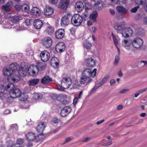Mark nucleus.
<instances>
[{"label":"nucleus","instance_id":"1","mask_svg":"<svg viewBox=\"0 0 147 147\" xmlns=\"http://www.w3.org/2000/svg\"><path fill=\"white\" fill-rule=\"evenodd\" d=\"M46 127L45 124L44 122H41L38 125L36 128L37 131L40 133L36 139L37 142H40L45 138V134L42 132L44 130Z\"/></svg>","mask_w":147,"mask_h":147},{"label":"nucleus","instance_id":"2","mask_svg":"<svg viewBox=\"0 0 147 147\" xmlns=\"http://www.w3.org/2000/svg\"><path fill=\"white\" fill-rule=\"evenodd\" d=\"M71 23L76 26L80 25L82 22V18L79 14H76L72 16L71 19Z\"/></svg>","mask_w":147,"mask_h":147},{"label":"nucleus","instance_id":"3","mask_svg":"<svg viewBox=\"0 0 147 147\" xmlns=\"http://www.w3.org/2000/svg\"><path fill=\"white\" fill-rule=\"evenodd\" d=\"M143 39L140 37H136L132 40V45L134 47L138 49L142 47L143 45Z\"/></svg>","mask_w":147,"mask_h":147},{"label":"nucleus","instance_id":"4","mask_svg":"<svg viewBox=\"0 0 147 147\" xmlns=\"http://www.w3.org/2000/svg\"><path fill=\"white\" fill-rule=\"evenodd\" d=\"M71 15L69 13L62 17L61 20V24L62 26L64 27L67 26L71 20Z\"/></svg>","mask_w":147,"mask_h":147},{"label":"nucleus","instance_id":"5","mask_svg":"<svg viewBox=\"0 0 147 147\" xmlns=\"http://www.w3.org/2000/svg\"><path fill=\"white\" fill-rule=\"evenodd\" d=\"M71 84V79L70 78L64 77L61 80V86L65 89H67L70 87Z\"/></svg>","mask_w":147,"mask_h":147},{"label":"nucleus","instance_id":"6","mask_svg":"<svg viewBox=\"0 0 147 147\" xmlns=\"http://www.w3.org/2000/svg\"><path fill=\"white\" fill-rule=\"evenodd\" d=\"M28 72L29 75L32 76H35L37 75L38 71V66L33 65H31L29 67L28 69Z\"/></svg>","mask_w":147,"mask_h":147},{"label":"nucleus","instance_id":"7","mask_svg":"<svg viewBox=\"0 0 147 147\" xmlns=\"http://www.w3.org/2000/svg\"><path fill=\"white\" fill-rule=\"evenodd\" d=\"M122 36L124 38H128L131 36L133 33V30L130 27H125L122 32H121Z\"/></svg>","mask_w":147,"mask_h":147},{"label":"nucleus","instance_id":"8","mask_svg":"<svg viewBox=\"0 0 147 147\" xmlns=\"http://www.w3.org/2000/svg\"><path fill=\"white\" fill-rule=\"evenodd\" d=\"M42 42L43 46L47 48H49L51 47L53 42L52 39L49 37H46L44 38Z\"/></svg>","mask_w":147,"mask_h":147},{"label":"nucleus","instance_id":"9","mask_svg":"<svg viewBox=\"0 0 147 147\" xmlns=\"http://www.w3.org/2000/svg\"><path fill=\"white\" fill-rule=\"evenodd\" d=\"M22 93L20 90L17 88H14L10 91L9 94L11 97L12 98H15L20 96Z\"/></svg>","mask_w":147,"mask_h":147},{"label":"nucleus","instance_id":"10","mask_svg":"<svg viewBox=\"0 0 147 147\" xmlns=\"http://www.w3.org/2000/svg\"><path fill=\"white\" fill-rule=\"evenodd\" d=\"M125 26V24L124 22H120L116 23L114 26V29L117 32H122L124 30Z\"/></svg>","mask_w":147,"mask_h":147},{"label":"nucleus","instance_id":"11","mask_svg":"<svg viewBox=\"0 0 147 147\" xmlns=\"http://www.w3.org/2000/svg\"><path fill=\"white\" fill-rule=\"evenodd\" d=\"M50 54L47 51L44 50L41 51L40 54V57L42 61L45 62L47 61L50 57Z\"/></svg>","mask_w":147,"mask_h":147},{"label":"nucleus","instance_id":"12","mask_svg":"<svg viewBox=\"0 0 147 147\" xmlns=\"http://www.w3.org/2000/svg\"><path fill=\"white\" fill-rule=\"evenodd\" d=\"M65 32V30L63 29L56 30L55 33V38L57 39H62L64 36Z\"/></svg>","mask_w":147,"mask_h":147},{"label":"nucleus","instance_id":"13","mask_svg":"<svg viewBox=\"0 0 147 147\" xmlns=\"http://www.w3.org/2000/svg\"><path fill=\"white\" fill-rule=\"evenodd\" d=\"M71 108L70 106H65L61 110L60 115L62 117L67 116L71 111Z\"/></svg>","mask_w":147,"mask_h":147},{"label":"nucleus","instance_id":"14","mask_svg":"<svg viewBox=\"0 0 147 147\" xmlns=\"http://www.w3.org/2000/svg\"><path fill=\"white\" fill-rule=\"evenodd\" d=\"M92 72L91 70L88 68L84 69L82 72V76L89 79L92 76Z\"/></svg>","mask_w":147,"mask_h":147},{"label":"nucleus","instance_id":"15","mask_svg":"<svg viewBox=\"0 0 147 147\" xmlns=\"http://www.w3.org/2000/svg\"><path fill=\"white\" fill-rule=\"evenodd\" d=\"M65 48V45L62 42L58 43L56 46V49L59 53H61L64 51Z\"/></svg>","mask_w":147,"mask_h":147},{"label":"nucleus","instance_id":"16","mask_svg":"<svg viewBox=\"0 0 147 147\" xmlns=\"http://www.w3.org/2000/svg\"><path fill=\"white\" fill-rule=\"evenodd\" d=\"M85 62L86 65L89 67H93L96 64L95 61L91 57L86 59Z\"/></svg>","mask_w":147,"mask_h":147},{"label":"nucleus","instance_id":"17","mask_svg":"<svg viewBox=\"0 0 147 147\" xmlns=\"http://www.w3.org/2000/svg\"><path fill=\"white\" fill-rule=\"evenodd\" d=\"M105 3L103 1H98L95 3L93 8L95 10H100L103 7Z\"/></svg>","mask_w":147,"mask_h":147},{"label":"nucleus","instance_id":"18","mask_svg":"<svg viewBox=\"0 0 147 147\" xmlns=\"http://www.w3.org/2000/svg\"><path fill=\"white\" fill-rule=\"evenodd\" d=\"M31 14L34 16L38 17L40 16V9L36 7H33L30 11Z\"/></svg>","mask_w":147,"mask_h":147},{"label":"nucleus","instance_id":"19","mask_svg":"<svg viewBox=\"0 0 147 147\" xmlns=\"http://www.w3.org/2000/svg\"><path fill=\"white\" fill-rule=\"evenodd\" d=\"M33 24L35 28L37 29H39L42 26V22L40 20L37 19L34 20Z\"/></svg>","mask_w":147,"mask_h":147},{"label":"nucleus","instance_id":"20","mask_svg":"<svg viewBox=\"0 0 147 147\" xmlns=\"http://www.w3.org/2000/svg\"><path fill=\"white\" fill-rule=\"evenodd\" d=\"M60 7L63 10H66L69 5V1L68 0H60Z\"/></svg>","mask_w":147,"mask_h":147},{"label":"nucleus","instance_id":"21","mask_svg":"<svg viewBox=\"0 0 147 147\" xmlns=\"http://www.w3.org/2000/svg\"><path fill=\"white\" fill-rule=\"evenodd\" d=\"M75 8L78 12L81 11L84 8V5L81 1L77 2L75 5Z\"/></svg>","mask_w":147,"mask_h":147},{"label":"nucleus","instance_id":"22","mask_svg":"<svg viewBox=\"0 0 147 147\" xmlns=\"http://www.w3.org/2000/svg\"><path fill=\"white\" fill-rule=\"evenodd\" d=\"M53 9L51 7L49 6H47L44 9V14L45 16H51L53 13Z\"/></svg>","mask_w":147,"mask_h":147},{"label":"nucleus","instance_id":"23","mask_svg":"<svg viewBox=\"0 0 147 147\" xmlns=\"http://www.w3.org/2000/svg\"><path fill=\"white\" fill-rule=\"evenodd\" d=\"M53 81L52 79L48 76H44L42 79L41 82L43 84H49Z\"/></svg>","mask_w":147,"mask_h":147},{"label":"nucleus","instance_id":"24","mask_svg":"<svg viewBox=\"0 0 147 147\" xmlns=\"http://www.w3.org/2000/svg\"><path fill=\"white\" fill-rule=\"evenodd\" d=\"M13 6V2L11 1H9L4 5L2 6V9L6 11H9L10 8Z\"/></svg>","mask_w":147,"mask_h":147},{"label":"nucleus","instance_id":"25","mask_svg":"<svg viewBox=\"0 0 147 147\" xmlns=\"http://www.w3.org/2000/svg\"><path fill=\"white\" fill-rule=\"evenodd\" d=\"M98 16V12L96 11H93L92 13L90 15V18L92 20L93 22L96 23L97 22L96 18Z\"/></svg>","mask_w":147,"mask_h":147},{"label":"nucleus","instance_id":"26","mask_svg":"<svg viewBox=\"0 0 147 147\" xmlns=\"http://www.w3.org/2000/svg\"><path fill=\"white\" fill-rule=\"evenodd\" d=\"M39 81L38 79H33L28 81L27 83L30 86H34L38 84Z\"/></svg>","mask_w":147,"mask_h":147},{"label":"nucleus","instance_id":"27","mask_svg":"<svg viewBox=\"0 0 147 147\" xmlns=\"http://www.w3.org/2000/svg\"><path fill=\"white\" fill-rule=\"evenodd\" d=\"M19 65L16 63H13L11 64L9 66V69L13 72L14 71L19 70Z\"/></svg>","mask_w":147,"mask_h":147},{"label":"nucleus","instance_id":"28","mask_svg":"<svg viewBox=\"0 0 147 147\" xmlns=\"http://www.w3.org/2000/svg\"><path fill=\"white\" fill-rule=\"evenodd\" d=\"M26 136L27 140L29 141H32L36 138L35 134L32 132H30L26 134Z\"/></svg>","mask_w":147,"mask_h":147},{"label":"nucleus","instance_id":"29","mask_svg":"<svg viewBox=\"0 0 147 147\" xmlns=\"http://www.w3.org/2000/svg\"><path fill=\"white\" fill-rule=\"evenodd\" d=\"M50 63L51 66H54L55 64L56 67L58 66L59 65V61L58 58L55 57H52L51 59Z\"/></svg>","mask_w":147,"mask_h":147},{"label":"nucleus","instance_id":"30","mask_svg":"<svg viewBox=\"0 0 147 147\" xmlns=\"http://www.w3.org/2000/svg\"><path fill=\"white\" fill-rule=\"evenodd\" d=\"M118 12L121 14H124L127 12V10L125 8L121 6H118L116 7Z\"/></svg>","mask_w":147,"mask_h":147},{"label":"nucleus","instance_id":"31","mask_svg":"<svg viewBox=\"0 0 147 147\" xmlns=\"http://www.w3.org/2000/svg\"><path fill=\"white\" fill-rule=\"evenodd\" d=\"M51 97L53 100H60L64 97V95L62 94H54L52 95Z\"/></svg>","mask_w":147,"mask_h":147},{"label":"nucleus","instance_id":"32","mask_svg":"<svg viewBox=\"0 0 147 147\" xmlns=\"http://www.w3.org/2000/svg\"><path fill=\"white\" fill-rule=\"evenodd\" d=\"M122 45L124 47H128L131 45H132V40L124 39L122 42Z\"/></svg>","mask_w":147,"mask_h":147},{"label":"nucleus","instance_id":"33","mask_svg":"<svg viewBox=\"0 0 147 147\" xmlns=\"http://www.w3.org/2000/svg\"><path fill=\"white\" fill-rule=\"evenodd\" d=\"M13 72L9 68H6L3 70V73L4 75L7 76H11Z\"/></svg>","mask_w":147,"mask_h":147},{"label":"nucleus","instance_id":"34","mask_svg":"<svg viewBox=\"0 0 147 147\" xmlns=\"http://www.w3.org/2000/svg\"><path fill=\"white\" fill-rule=\"evenodd\" d=\"M8 96V92L6 90L0 93V99L4 100L6 99Z\"/></svg>","mask_w":147,"mask_h":147},{"label":"nucleus","instance_id":"35","mask_svg":"<svg viewBox=\"0 0 147 147\" xmlns=\"http://www.w3.org/2000/svg\"><path fill=\"white\" fill-rule=\"evenodd\" d=\"M43 96V95L41 93H34L33 94V98L35 100H38L41 99Z\"/></svg>","mask_w":147,"mask_h":147},{"label":"nucleus","instance_id":"36","mask_svg":"<svg viewBox=\"0 0 147 147\" xmlns=\"http://www.w3.org/2000/svg\"><path fill=\"white\" fill-rule=\"evenodd\" d=\"M21 8L22 10L26 13H28L30 11V8L29 6L26 4H23L21 6Z\"/></svg>","mask_w":147,"mask_h":147},{"label":"nucleus","instance_id":"37","mask_svg":"<svg viewBox=\"0 0 147 147\" xmlns=\"http://www.w3.org/2000/svg\"><path fill=\"white\" fill-rule=\"evenodd\" d=\"M46 31L49 35H51L54 32V29L53 27L49 26L47 27Z\"/></svg>","mask_w":147,"mask_h":147},{"label":"nucleus","instance_id":"38","mask_svg":"<svg viewBox=\"0 0 147 147\" xmlns=\"http://www.w3.org/2000/svg\"><path fill=\"white\" fill-rule=\"evenodd\" d=\"M18 125L16 124H14L11 125L10 130L13 132H15L18 129Z\"/></svg>","mask_w":147,"mask_h":147},{"label":"nucleus","instance_id":"39","mask_svg":"<svg viewBox=\"0 0 147 147\" xmlns=\"http://www.w3.org/2000/svg\"><path fill=\"white\" fill-rule=\"evenodd\" d=\"M80 86L78 83L77 80H75L74 82L73 83L72 85V88L73 89H77L78 88L80 87Z\"/></svg>","mask_w":147,"mask_h":147},{"label":"nucleus","instance_id":"40","mask_svg":"<svg viewBox=\"0 0 147 147\" xmlns=\"http://www.w3.org/2000/svg\"><path fill=\"white\" fill-rule=\"evenodd\" d=\"M109 78V76L104 77L98 84L100 86L104 83Z\"/></svg>","mask_w":147,"mask_h":147},{"label":"nucleus","instance_id":"41","mask_svg":"<svg viewBox=\"0 0 147 147\" xmlns=\"http://www.w3.org/2000/svg\"><path fill=\"white\" fill-rule=\"evenodd\" d=\"M20 17L17 15H15L12 17V21L14 23H16L19 21Z\"/></svg>","mask_w":147,"mask_h":147},{"label":"nucleus","instance_id":"42","mask_svg":"<svg viewBox=\"0 0 147 147\" xmlns=\"http://www.w3.org/2000/svg\"><path fill=\"white\" fill-rule=\"evenodd\" d=\"M111 36L113 38V41L115 46L117 45H118V40L116 38L115 36L113 33H111Z\"/></svg>","mask_w":147,"mask_h":147},{"label":"nucleus","instance_id":"43","mask_svg":"<svg viewBox=\"0 0 147 147\" xmlns=\"http://www.w3.org/2000/svg\"><path fill=\"white\" fill-rule=\"evenodd\" d=\"M100 86L98 84V83L97 84H95L94 85L93 87V88L90 91V94H92L93 92H94L98 88L100 87Z\"/></svg>","mask_w":147,"mask_h":147},{"label":"nucleus","instance_id":"44","mask_svg":"<svg viewBox=\"0 0 147 147\" xmlns=\"http://www.w3.org/2000/svg\"><path fill=\"white\" fill-rule=\"evenodd\" d=\"M92 45L90 43L86 42L84 44V47L87 49H90L92 47Z\"/></svg>","mask_w":147,"mask_h":147},{"label":"nucleus","instance_id":"45","mask_svg":"<svg viewBox=\"0 0 147 147\" xmlns=\"http://www.w3.org/2000/svg\"><path fill=\"white\" fill-rule=\"evenodd\" d=\"M88 79L82 76V77L80 79V83L82 84H84L86 82V80Z\"/></svg>","mask_w":147,"mask_h":147},{"label":"nucleus","instance_id":"46","mask_svg":"<svg viewBox=\"0 0 147 147\" xmlns=\"http://www.w3.org/2000/svg\"><path fill=\"white\" fill-rule=\"evenodd\" d=\"M120 59L119 57V55H116L115 56V61H114V65H117Z\"/></svg>","mask_w":147,"mask_h":147},{"label":"nucleus","instance_id":"47","mask_svg":"<svg viewBox=\"0 0 147 147\" xmlns=\"http://www.w3.org/2000/svg\"><path fill=\"white\" fill-rule=\"evenodd\" d=\"M11 87L12 88L14 87L15 88L14 84L11 83H10L6 86L5 88V90H7L9 88Z\"/></svg>","mask_w":147,"mask_h":147},{"label":"nucleus","instance_id":"48","mask_svg":"<svg viewBox=\"0 0 147 147\" xmlns=\"http://www.w3.org/2000/svg\"><path fill=\"white\" fill-rule=\"evenodd\" d=\"M24 141V140L23 139L19 138L17 140V144H18L20 145H22L23 144Z\"/></svg>","mask_w":147,"mask_h":147},{"label":"nucleus","instance_id":"49","mask_svg":"<svg viewBox=\"0 0 147 147\" xmlns=\"http://www.w3.org/2000/svg\"><path fill=\"white\" fill-rule=\"evenodd\" d=\"M140 7V6L138 5L136 7L132 8L131 9L130 11L131 13H135L137 11L138 9Z\"/></svg>","mask_w":147,"mask_h":147},{"label":"nucleus","instance_id":"50","mask_svg":"<svg viewBox=\"0 0 147 147\" xmlns=\"http://www.w3.org/2000/svg\"><path fill=\"white\" fill-rule=\"evenodd\" d=\"M32 22V21L29 19H26L25 20V23L26 25L27 26L30 25L31 22Z\"/></svg>","mask_w":147,"mask_h":147},{"label":"nucleus","instance_id":"51","mask_svg":"<svg viewBox=\"0 0 147 147\" xmlns=\"http://www.w3.org/2000/svg\"><path fill=\"white\" fill-rule=\"evenodd\" d=\"M82 17V20L83 19L84 20H86L87 19L88 17V15L87 13H83Z\"/></svg>","mask_w":147,"mask_h":147},{"label":"nucleus","instance_id":"52","mask_svg":"<svg viewBox=\"0 0 147 147\" xmlns=\"http://www.w3.org/2000/svg\"><path fill=\"white\" fill-rule=\"evenodd\" d=\"M129 91V89H123L120 90L119 93L121 94H124L128 92Z\"/></svg>","mask_w":147,"mask_h":147},{"label":"nucleus","instance_id":"53","mask_svg":"<svg viewBox=\"0 0 147 147\" xmlns=\"http://www.w3.org/2000/svg\"><path fill=\"white\" fill-rule=\"evenodd\" d=\"M10 147H23L22 145H20L16 143L12 144L10 146Z\"/></svg>","mask_w":147,"mask_h":147},{"label":"nucleus","instance_id":"54","mask_svg":"<svg viewBox=\"0 0 147 147\" xmlns=\"http://www.w3.org/2000/svg\"><path fill=\"white\" fill-rule=\"evenodd\" d=\"M12 80L14 82H17L19 81L20 80V78L19 77L16 76L15 78H12Z\"/></svg>","mask_w":147,"mask_h":147},{"label":"nucleus","instance_id":"55","mask_svg":"<svg viewBox=\"0 0 147 147\" xmlns=\"http://www.w3.org/2000/svg\"><path fill=\"white\" fill-rule=\"evenodd\" d=\"M5 90L4 86L2 85H0V93L4 91H5Z\"/></svg>","mask_w":147,"mask_h":147},{"label":"nucleus","instance_id":"56","mask_svg":"<svg viewBox=\"0 0 147 147\" xmlns=\"http://www.w3.org/2000/svg\"><path fill=\"white\" fill-rule=\"evenodd\" d=\"M78 99V97H76L74 98L73 101V104L74 105H76L77 103Z\"/></svg>","mask_w":147,"mask_h":147},{"label":"nucleus","instance_id":"57","mask_svg":"<svg viewBox=\"0 0 147 147\" xmlns=\"http://www.w3.org/2000/svg\"><path fill=\"white\" fill-rule=\"evenodd\" d=\"M136 3L138 5H143V0H136Z\"/></svg>","mask_w":147,"mask_h":147},{"label":"nucleus","instance_id":"58","mask_svg":"<svg viewBox=\"0 0 147 147\" xmlns=\"http://www.w3.org/2000/svg\"><path fill=\"white\" fill-rule=\"evenodd\" d=\"M46 66V64H44L43 65H42L41 64H40L39 65V67H38V68H39L40 70H42L45 68Z\"/></svg>","mask_w":147,"mask_h":147},{"label":"nucleus","instance_id":"59","mask_svg":"<svg viewBox=\"0 0 147 147\" xmlns=\"http://www.w3.org/2000/svg\"><path fill=\"white\" fill-rule=\"evenodd\" d=\"M59 0H49V2L53 4H56L58 2Z\"/></svg>","mask_w":147,"mask_h":147},{"label":"nucleus","instance_id":"60","mask_svg":"<svg viewBox=\"0 0 147 147\" xmlns=\"http://www.w3.org/2000/svg\"><path fill=\"white\" fill-rule=\"evenodd\" d=\"M147 90V88L142 89L139 90L138 91L140 93H143L146 92Z\"/></svg>","mask_w":147,"mask_h":147},{"label":"nucleus","instance_id":"61","mask_svg":"<svg viewBox=\"0 0 147 147\" xmlns=\"http://www.w3.org/2000/svg\"><path fill=\"white\" fill-rule=\"evenodd\" d=\"M110 83L111 86H112L114 85L115 83L116 82L114 79H111L110 80Z\"/></svg>","mask_w":147,"mask_h":147},{"label":"nucleus","instance_id":"62","mask_svg":"<svg viewBox=\"0 0 147 147\" xmlns=\"http://www.w3.org/2000/svg\"><path fill=\"white\" fill-rule=\"evenodd\" d=\"M97 71V69L96 68H95L93 69V71H92V77H94L96 75V72Z\"/></svg>","mask_w":147,"mask_h":147},{"label":"nucleus","instance_id":"63","mask_svg":"<svg viewBox=\"0 0 147 147\" xmlns=\"http://www.w3.org/2000/svg\"><path fill=\"white\" fill-rule=\"evenodd\" d=\"M112 144V142H108L106 143H104L102 144V146H110Z\"/></svg>","mask_w":147,"mask_h":147},{"label":"nucleus","instance_id":"64","mask_svg":"<svg viewBox=\"0 0 147 147\" xmlns=\"http://www.w3.org/2000/svg\"><path fill=\"white\" fill-rule=\"evenodd\" d=\"M14 8L18 11H20V9H21V7L18 5H15Z\"/></svg>","mask_w":147,"mask_h":147}]
</instances>
